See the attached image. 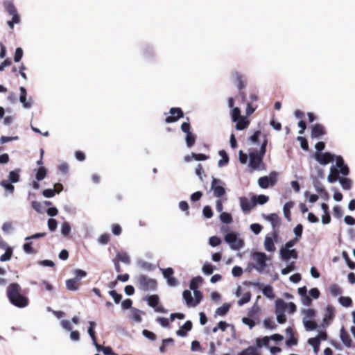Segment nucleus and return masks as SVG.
<instances>
[{
  "mask_svg": "<svg viewBox=\"0 0 355 355\" xmlns=\"http://www.w3.org/2000/svg\"><path fill=\"white\" fill-rule=\"evenodd\" d=\"M202 280L201 277L198 276L193 278L190 282L189 288L193 291L194 299H193L190 291H184L182 297L188 307H196L202 301L203 295L198 288L199 285L202 282Z\"/></svg>",
  "mask_w": 355,
  "mask_h": 355,
  "instance_id": "f257e3e1",
  "label": "nucleus"
},
{
  "mask_svg": "<svg viewBox=\"0 0 355 355\" xmlns=\"http://www.w3.org/2000/svg\"><path fill=\"white\" fill-rule=\"evenodd\" d=\"M21 288L17 283H12L7 287L6 294L9 302L18 308H25L29 304V299L21 293Z\"/></svg>",
  "mask_w": 355,
  "mask_h": 355,
  "instance_id": "f03ea898",
  "label": "nucleus"
},
{
  "mask_svg": "<svg viewBox=\"0 0 355 355\" xmlns=\"http://www.w3.org/2000/svg\"><path fill=\"white\" fill-rule=\"evenodd\" d=\"M263 141L261 144L260 150H254L249 154V166L254 170H263L265 168V164L263 162V157L266 152V146L268 139L265 135H263Z\"/></svg>",
  "mask_w": 355,
  "mask_h": 355,
  "instance_id": "7ed1b4c3",
  "label": "nucleus"
},
{
  "mask_svg": "<svg viewBox=\"0 0 355 355\" xmlns=\"http://www.w3.org/2000/svg\"><path fill=\"white\" fill-rule=\"evenodd\" d=\"M349 172V168L347 165L344 163L343 157L341 156H336V165L331 166L327 180L330 183H334L338 180L339 174L347 176Z\"/></svg>",
  "mask_w": 355,
  "mask_h": 355,
  "instance_id": "20e7f679",
  "label": "nucleus"
},
{
  "mask_svg": "<svg viewBox=\"0 0 355 355\" xmlns=\"http://www.w3.org/2000/svg\"><path fill=\"white\" fill-rule=\"evenodd\" d=\"M4 10L12 17V20L8 21V26L12 29L14 24H18L21 21L20 16L13 3L10 1H5L3 3Z\"/></svg>",
  "mask_w": 355,
  "mask_h": 355,
  "instance_id": "39448f33",
  "label": "nucleus"
},
{
  "mask_svg": "<svg viewBox=\"0 0 355 355\" xmlns=\"http://www.w3.org/2000/svg\"><path fill=\"white\" fill-rule=\"evenodd\" d=\"M137 286L144 291H155L157 287L155 279L144 275H139L136 277Z\"/></svg>",
  "mask_w": 355,
  "mask_h": 355,
  "instance_id": "423d86ee",
  "label": "nucleus"
},
{
  "mask_svg": "<svg viewBox=\"0 0 355 355\" xmlns=\"http://www.w3.org/2000/svg\"><path fill=\"white\" fill-rule=\"evenodd\" d=\"M225 242L233 250H240L244 246V241L236 232H230L225 236Z\"/></svg>",
  "mask_w": 355,
  "mask_h": 355,
  "instance_id": "0eeeda50",
  "label": "nucleus"
},
{
  "mask_svg": "<svg viewBox=\"0 0 355 355\" xmlns=\"http://www.w3.org/2000/svg\"><path fill=\"white\" fill-rule=\"evenodd\" d=\"M254 262L253 268L259 272H263L266 267V254L263 252H255L252 254Z\"/></svg>",
  "mask_w": 355,
  "mask_h": 355,
  "instance_id": "6e6552de",
  "label": "nucleus"
},
{
  "mask_svg": "<svg viewBox=\"0 0 355 355\" xmlns=\"http://www.w3.org/2000/svg\"><path fill=\"white\" fill-rule=\"evenodd\" d=\"M286 302L282 299H278L275 302V315L277 320L279 324H284L286 322V317L284 314V306Z\"/></svg>",
  "mask_w": 355,
  "mask_h": 355,
  "instance_id": "1a4fd4ad",
  "label": "nucleus"
},
{
  "mask_svg": "<svg viewBox=\"0 0 355 355\" xmlns=\"http://www.w3.org/2000/svg\"><path fill=\"white\" fill-rule=\"evenodd\" d=\"M277 173L271 172L268 176L261 177L258 180V184L262 189H267L270 186H273L277 180Z\"/></svg>",
  "mask_w": 355,
  "mask_h": 355,
  "instance_id": "9d476101",
  "label": "nucleus"
},
{
  "mask_svg": "<svg viewBox=\"0 0 355 355\" xmlns=\"http://www.w3.org/2000/svg\"><path fill=\"white\" fill-rule=\"evenodd\" d=\"M211 190L213 191L214 195L216 198H220L225 193V189L223 183L220 180L212 177Z\"/></svg>",
  "mask_w": 355,
  "mask_h": 355,
  "instance_id": "9b49d317",
  "label": "nucleus"
},
{
  "mask_svg": "<svg viewBox=\"0 0 355 355\" xmlns=\"http://www.w3.org/2000/svg\"><path fill=\"white\" fill-rule=\"evenodd\" d=\"M336 156L330 153H316L315 154V159L318 163L322 165H326L330 162H332Z\"/></svg>",
  "mask_w": 355,
  "mask_h": 355,
  "instance_id": "f8f14e48",
  "label": "nucleus"
},
{
  "mask_svg": "<svg viewBox=\"0 0 355 355\" xmlns=\"http://www.w3.org/2000/svg\"><path fill=\"white\" fill-rule=\"evenodd\" d=\"M20 95H19V101L22 104L23 107L26 109H29L33 105V99L30 97L27 99V92L25 87H19Z\"/></svg>",
  "mask_w": 355,
  "mask_h": 355,
  "instance_id": "ddd939ff",
  "label": "nucleus"
},
{
  "mask_svg": "<svg viewBox=\"0 0 355 355\" xmlns=\"http://www.w3.org/2000/svg\"><path fill=\"white\" fill-rule=\"evenodd\" d=\"M169 112L171 115L167 116L165 119V121L168 123L175 122L179 119L183 117V112L180 108L172 107Z\"/></svg>",
  "mask_w": 355,
  "mask_h": 355,
  "instance_id": "4468645a",
  "label": "nucleus"
},
{
  "mask_svg": "<svg viewBox=\"0 0 355 355\" xmlns=\"http://www.w3.org/2000/svg\"><path fill=\"white\" fill-rule=\"evenodd\" d=\"M280 256L282 259L284 261H287L291 258L293 259H297V253L295 249L291 250L290 248H282L280 249Z\"/></svg>",
  "mask_w": 355,
  "mask_h": 355,
  "instance_id": "2eb2a0df",
  "label": "nucleus"
},
{
  "mask_svg": "<svg viewBox=\"0 0 355 355\" xmlns=\"http://www.w3.org/2000/svg\"><path fill=\"white\" fill-rule=\"evenodd\" d=\"M334 317V308L332 306H327L322 320V327L328 326Z\"/></svg>",
  "mask_w": 355,
  "mask_h": 355,
  "instance_id": "dca6fc26",
  "label": "nucleus"
},
{
  "mask_svg": "<svg viewBox=\"0 0 355 355\" xmlns=\"http://www.w3.org/2000/svg\"><path fill=\"white\" fill-rule=\"evenodd\" d=\"M240 205L243 212H250L251 209L255 206L254 200L250 201L245 197L239 198Z\"/></svg>",
  "mask_w": 355,
  "mask_h": 355,
  "instance_id": "f3484780",
  "label": "nucleus"
},
{
  "mask_svg": "<svg viewBox=\"0 0 355 355\" xmlns=\"http://www.w3.org/2000/svg\"><path fill=\"white\" fill-rule=\"evenodd\" d=\"M324 127L321 124H315L311 128V136L313 139H319L325 134Z\"/></svg>",
  "mask_w": 355,
  "mask_h": 355,
  "instance_id": "a211bd4d",
  "label": "nucleus"
},
{
  "mask_svg": "<svg viewBox=\"0 0 355 355\" xmlns=\"http://www.w3.org/2000/svg\"><path fill=\"white\" fill-rule=\"evenodd\" d=\"M340 338L343 343L345 345V347L348 348L354 347L352 345V340L349 334L345 330L343 327H342L340 330Z\"/></svg>",
  "mask_w": 355,
  "mask_h": 355,
  "instance_id": "6ab92c4d",
  "label": "nucleus"
},
{
  "mask_svg": "<svg viewBox=\"0 0 355 355\" xmlns=\"http://www.w3.org/2000/svg\"><path fill=\"white\" fill-rule=\"evenodd\" d=\"M265 218L270 223L272 230H277L279 227L281 221L277 214H270L266 216Z\"/></svg>",
  "mask_w": 355,
  "mask_h": 355,
  "instance_id": "aec40b11",
  "label": "nucleus"
},
{
  "mask_svg": "<svg viewBox=\"0 0 355 355\" xmlns=\"http://www.w3.org/2000/svg\"><path fill=\"white\" fill-rule=\"evenodd\" d=\"M192 329V322L187 320L178 330L176 331V334L178 336L184 337L187 336L188 331Z\"/></svg>",
  "mask_w": 355,
  "mask_h": 355,
  "instance_id": "412c9836",
  "label": "nucleus"
},
{
  "mask_svg": "<svg viewBox=\"0 0 355 355\" xmlns=\"http://www.w3.org/2000/svg\"><path fill=\"white\" fill-rule=\"evenodd\" d=\"M233 122L236 123L235 128L237 130H243L247 128L250 124V121L245 116H242L239 118L238 121Z\"/></svg>",
  "mask_w": 355,
  "mask_h": 355,
  "instance_id": "4be33fe9",
  "label": "nucleus"
},
{
  "mask_svg": "<svg viewBox=\"0 0 355 355\" xmlns=\"http://www.w3.org/2000/svg\"><path fill=\"white\" fill-rule=\"evenodd\" d=\"M114 260H116V261L119 262H123L125 264H129L130 263V257L129 255L128 254V253L126 252H123V251H121V252H118L116 253V258L114 259Z\"/></svg>",
  "mask_w": 355,
  "mask_h": 355,
  "instance_id": "5701e85b",
  "label": "nucleus"
},
{
  "mask_svg": "<svg viewBox=\"0 0 355 355\" xmlns=\"http://www.w3.org/2000/svg\"><path fill=\"white\" fill-rule=\"evenodd\" d=\"M302 313L303 315L302 322L314 320L315 317V311L312 309H302Z\"/></svg>",
  "mask_w": 355,
  "mask_h": 355,
  "instance_id": "b1692460",
  "label": "nucleus"
},
{
  "mask_svg": "<svg viewBox=\"0 0 355 355\" xmlns=\"http://www.w3.org/2000/svg\"><path fill=\"white\" fill-rule=\"evenodd\" d=\"M174 340L173 338H164L162 340V345L159 347V352L162 354H164L166 352V348L170 346L174 345Z\"/></svg>",
  "mask_w": 355,
  "mask_h": 355,
  "instance_id": "393cba45",
  "label": "nucleus"
},
{
  "mask_svg": "<svg viewBox=\"0 0 355 355\" xmlns=\"http://www.w3.org/2000/svg\"><path fill=\"white\" fill-rule=\"evenodd\" d=\"M79 282L76 279L72 278L66 281V287L67 290L76 291L78 289Z\"/></svg>",
  "mask_w": 355,
  "mask_h": 355,
  "instance_id": "a878e982",
  "label": "nucleus"
},
{
  "mask_svg": "<svg viewBox=\"0 0 355 355\" xmlns=\"http://www.w3.org/2000/svg\"><path fill=\"white\" fill-rule=\"evenodd\" d=\"M294 202L292 201L287 202L284 204L283 207L284 215L288 221L291 220V209L293 208Z\"/></svg>",
  "mask_w": 355,
  "mask_h": 355,
  "instance_id": "bb28decb",
  "label": "nucleus"
},
{
  "mask_svg": "<svg viewBox=\"0 0 355 355\" xmlns=\"http://www.w3.org/2000/svg\"><path fill=\"white\" fill-rule=\"evenodd\" d=\"M144 300L148 302V304L153 309H155L159 302V297L157 295H149Z\"/></svg>",
  "mask_w": 355,
  "mask_h": 355,
  "instance_id": "cd10ccee",
  "label": "nucleus"
},
{
  "mask_svg": "<svg viewBox=\"0 0 355 355\" xmlns=\"http://www.w3.org/2000/svg\"><path fill=\"white\" fill-rule=\"evenodd\" d=\"M218 154L221 157V159L218 161V166L219 167H223L228 164L229 157L224 150H220Z\"/></svg>",
  "mask_w": 355,
  "mask_h": 355,
  "instance_id": "c85d7f7f",
  "label": "nucleus"
},
{
  "mask_svg": "<svg viewBox=\"0 0 355 355\" xmlns=\"http://www.w3.org/2000/svg\"><path fill=\"white\" fill-rule=\"evenodd\" d=\"M230 308V305L227 303H224L221 306L216 309L215 311V316L219 315V316H224L225 315L227 312L229 311Z\"/></svg>",
  "mask_w": 355,
  "mask_h": 355,
  "instance_id": "c756f323",
  "label": "nucleus"
},
{
  "mask_svg": "<svg viewBox=\"0 0 355 355\" xmlns=\"http://www.w3.org/2000/svg\"><path fill=\"white\" fill-rule=\"evenodd\" d=\"M344 190H349L352 187V181L347 178H339L338 180Z\"/></svg>",
  "mask_w": 355,
  "mask_h": 355,
  "instance_id": "7c9ffc66",
  "label": "nucleus"
},
{
  "mask_svg": "<svg viewBox=\"0 0 355 355\" xmlns=\"http://www.w3.org/2000/svg\"><path fill=\"white\" fill-rule=\"evenodd\" d=\"M269 200L268 196L265 195H259V196H253L252 197V200H254V205L257 204L263 205L266 203Z\"/></svg>",
  "mask_w": 355,
  "mask_h": 355,
  "instance_id": "2f4dec72",
  "label": "nucleus"
},
{
  "mask_svg": "<svg viewBox=\"0 0 355 355\" xmlns=\"http://www.w3.org/2000/svg\"><path fill=\"white\" fill-rule=\"evenodd\" d=\"M264 248L268 252H274L276 248L271 237L266 236L265 238Z\"/></svg>",
  "mask_w": 355,
  "mask_h": 355,
  "instance_id": "473e14b6",
  "label": "nucleus"
},
{
  "mask_svg": "<svg viewBox=\"0 0 355 355\" xmlns=\"http://www.w3.org/2000/svg\"><path fill=\"white\" fill-rule=\"evenodd\" d=\"M237 355H261V354L257 351V348L250 346L240 352Z\"/></svg>",
  "mask_w": 355,
  "mask_h": 355,
  "instance_id": "72a5a7b5",
  "label": "nucleus"
},
{
  "mask_svg": "<svg viewBox=\"0 0 355 355\" xmlns=\"http://www.w3.org/2000/svg\"><path fill=\"white\" fill-rule=\"evenodd\" d=\"M306 331H310L317 329L318 324L314 320H304L302 322Z\"/></svg>",
  "mask_w": 355,
  "mask_h": 355,
  "instance_id": "f704fd0d",
  "label": "nucleus"
},
{
  "mask_svg": "<svg viewBox=\"0 0 355 355\" xmlns=\"http://www.w3.org/2000/svg\"><path fill=\"white\" fill-rule=\"evenodd\" d=\"M262 293L263 295H265L266 297L273 300L275 297L272 287L271 286H266L262 289Z\"/></svg>",
  "mask_w": 355,
  "mask_h": 355,
  "instance_id": "c9c22d12",
  "label": "nucleus"
},
{
  "mask_svg": "<svg viewBox=\"0 0 355 355\" xmlns=\"http://www.w3.org/2000/svg\"><path fill=\"white\" fill-rule=\"evenodd\" d=\"M46 175V169L44 166H41L37 170L35 179L37 181H41L45 178Z\"/></svg>",
  "mask_w": 355,
  "mask_h": 355,
  "instance_id": "e433bc0d",
  "label": "nucleus"
},
{
  "mask_svg": "<svg viewBox=\"0 0 355 355\" xmlns=\"http://www.w3.org/2000/svg\"><path fill=\"white\" fill-rule=\"evenodd\" d=\"M6 252L3 254L0 257L1 261H6L11 259L12 250L7 245V248H4Z\"/></svg>",
  "mask_w": 355,
  "mask_h": 355,
  "instance_id": "4c0bfd02",
  "label": "nucleus"
},
{
  "mask_svg": "<svg viewBox=\"0 0 355 355\" xmlns=\"http://www.w3.org/2000/svg\"><path fill=\"white\" fill-rule=\"evenodd\" d=\"M196 137L191 132H189L186 135V144L188 148H191L195 144Z\"/></svg>",
  "mask_w": 355,
  "mask_h": 355,
  "instance_id": "58836bf2",
  "label": "nucleus"
},
{
  "mask_svg": "<svg viewBox=\"0 0 355 355\" xmlns=\"http://www.w3.org/2000/svg\"><path fill=\"white\" fill-rule=\"evenodd\" d=\"M19 170L12 171L9 173L8 179L11 183H16L19 180Z\"/></svg>",
  "mask_w": 355,
  "mask_h": 355,
  "instance_id": "ea45409f",
  "label": "nucleus"
},
{
  "mask_svg": "<svg viewBox=\"0 0 355 355\" xmlns=\"http://www.w3.org/2000/svg\"><path fill=\"white\" fill-rule=\"evenodd\" d=\"M220 220L222 223L230 224L232 222V215L227 212H222L220 215Z\"/></svg>",
  "mask_w": 355,
  "mask_h": 355,
  "instance_id": "a19ab883",
  "label": "nucleus"
},
{
  "mask_svg": "<svg viewBox=\"0 0 355 355\" xmlns=\"http://www.w3.org/2000/svg\"><path fill=\"white\" fill-rule=\"evenodd\" d=\"M263 327L266 329L274 330L277 328V324L275 321L270 318H266L263 320Z\"/></svg>",
  "mask_w": 355,
  "mask_h": 355,
  "instance_id": "79ce46f5",
  "label": "nucleus"
},
{
  "mask_svg": "<svg viewBox=\"0 0 355 355\" xmlns=\"http://www.w3.org/2000/svg\"><path fill=\"white\" fill-rule=\"evenodd\" d=\"M243 116L241 114L240 109L237 107L232 108L231 118L232 121H236L238 119Z\"/></svg>",
  "mask_w": 355,
  "mask_h": 355,
  "instance_id": "37998d69",
  "label": "nucleus"
},
{
  "mask_svg": "<svg viewBox=\"0 0 355 355\" xmlns=\"http://www.w3.org/2000/svg\"><path fill=\"white\" fill-rule=\"evenodd\" d=\"M338 301L345 307H350L352 305V300L349 297L341 296L339 297Z\"/></svg>",
  "mask_w": 355,
  "mask_h": 355,
  "instance_id": "c03bdc74",
  "label": "nucleus"
},
{
  "mask_svg": "<svg viewBox=\"0 0 355 355\" xmlns=\"http://www.w3.org/2000/svg\"><path fill=\"white\" fill-rule=\"evenodd\" d=\"M71 226L68 222H64L61 225V234L64 236H67L71 232Z\"/></svg>",
  "mask_w": 355,
  "mask_h": 355,
  "instance_id": "a18cd8bd",
  "label": "nucleus"
},
{
  "mask_svg": "<svg viewBox=\"0 0 355 355\" xmlns=\"http://www.w3.org/2000/svg\"><path fill=\"white\" fill-rule=\"evenodd\" d=\"M270 338L268 336H265L262 338H257L256 340L257 346L258 348L261 347L262 346L268 347L269 345Z\"/></svg>",
  "mask_w": 355,
  "mask_h": 355,
  "instance_id": "49530a36",
  "label": "nucleus"
},
{
  "mask_svg": "<svg viewBox=\"0 0 355 355\" xmlns=\"http://www.w3.org/2000/svg\"><path fill=\"white\" fill-rule=\"evenodd\" d=\"M329 292L332 295L338 296L342 293V289L337 284H332L329 287Z\"/></svg>",
  "mask_w": 355,
  "mask_h": 355,
  "instance_id": "de8ad7c7",
  "label": "nucleus"
},
{
  "mask_svg": "<svg viewBox=\"0 0 355 355\" xmlns=\"http://www.w3.org/2000/svg\"><path fill=\"white\" fill-rule=\"evenodd\" d=\"M251 299V293L250 292L245 293L242 297L238 301V304L239 306H243V304L250 302Z\"/></svg>",
  "mask_w": 355,
  "mask_h": 355,
  "instance_id": "09e8293b",
  "label": "nucleus"
},
{
  "mask_svg": "<svg viewBox=\"0 0 355 355\" xmlns=\"http://www.w3.org/2000/svg\"><path fill=\"white\" fill-rule=\"evenodd\" d=\"M131 318L132 320L137 322H140L141 321V311L137 309H133L131 311Z\"/></svg>",
  "mask_w": 355,
  "mask_h": 355,
  "instance_id": "8fccbe9b",
  "label": "nucleus"
},
{
  "mask_svg": "<svg viewBox=\"0 0 355 355\" xmlns=\"http://www.w3.org/2000/svg\"><path fill=\"white\" fill-rule=\"evenodd\" d=\"M24 251L28 254H35L36 251L32 248V243L28 242L23 245Z\"/></svg>",
  "mask_w": 355,
  "mask_h": 355,
  "instance_id": "3c124183",
  "label": "nucleus"
},
{
  "mask_svg": "<svg viewBox=\"0 0 355 355\" xmlns=\"http://www.w3.org/2000/svg\"><path fill=\"white\" fill-rule=\"evenodd\" d=\"M214 268V266L211 263H205L202 266V272L209 275L213 273Z\"/></svg>",
  "mask_w": 355,
  "mask_h": 355,
  "instance_id": "603ef678",
  "label": "nucleus"
},
{
  "mask_svg": "<svg viewBox=\"0 0 355 355\" xmlns=\"http://www.w3.org/2000/svg\"><path fill=\"white\" fill-rule=\"evenodd\" d=\"M73 274L75 275L74 279H76L78 282L87 275V272L81 269H76Z\"/></svg>",
  "mask_w": 355,
  "mask_h": 355,
  "instance_id": "864d4df0",
  "label": "nucleus"
},
{
  "mask_svg": "<svg viewBox=\"0 0 355 355\" xmlns=\"http://www.w3.org/2000/svg\"><path fill=\"white\" fill-rule=\"evenodd\" d=\"M89 327L88 328V331H88V334L89 335V336L92 338V340H94L96 336H95V332H94V329L95 328L96 324L94 321H90L89 322Z\"/></svg>",
  "mask_w": 355,
  "mask_h": 355,
  "instance_id": "5fc2aeb1",
  "label": "nucleus"
},
{
  "mask_svg": "<svg viewBox=\"0 0 355 355\" xmlns=\"http://www.w3.org/2000/svg\"><path fill=\"white\" fill-rule=\"evenodd\" d=\"M285 311H287L288 313L293 314L296 311V306L293 302H286V306H284Z\"/></svg>",
  "mask_w": 355,
  "mask_h": 355,
  "instance_id": "6e6d98bb",
  "label": "nucleus"
},
{
  "mask_svg": "<svg viewBox=\"0 0 355 355\" xmlns=\"http://www.w3.org/2000/svg\"><path fill=\"white\" fill-rule=\"evenodd\" d=\"M142 335L146 337V338L152 340V341H154L156 340L157 338V336L156 335L152 332V331H150L148 330H146V329H144L142 331Z\"/></svg>",
  "mask_w": 355,
  "mask_h": 355,
  "instance_id": "4d7b16f0",
  "label": "nucleus"
},
{
  "mask_svg": "<svg viewBox=\"0 0 355 355\" xmlns=\"http://www.w3.org/2000/svg\"><path fill=\"white\" fill-rule=\"evenodd\" d=\"M303 231V226L301 224H298L293 230L294 234L295 235V239L300 241L302 234Z\"/></svg>",
  "mask_w": 355,
  "mask_h": 355,
  "instance_id": "13d9d810",
  "label": "nucleus"
},
{
  "mask_svg": "<svg viewBox=\"0 0 355 355\" xmlns=\"http://www.w3.org/2000/svg\"><path fill=\"white\" fill-rule=\"evenodd\" d=\"M0 184L4 187L6 190L10 191L11 193L14 191V186L9 180H3L1 182Z\"/></svg>",
  "mask_w": 355,
  "mask_h": 355,
  "instance_id": "bf43d9fd",
  "label": "nucleus"
},
{
  "mask_svg": "<svg viewBox=\"0 0 355 355\" xmlns=\"http://www.w3.org/2000/svg\"><path fill=\"white\" fill-rule=\"evenodd\" d=\"M160 270L162 272V275H163L164 277L166 279H168V278H170L171 276H173V275L174 273V271L172 268H167L165 269L161 268Z\"/></svg>",
  "mask_w": 355,
  "mask_h": 355,
  "instance_id": "052dcab7",
  "label": "nucleus"
},
{
  "mask_svg": "<svg viewBox=\"0 0 355 355\" xmlns=\"http://www.w3.org/2000/svg\"><path fill=\"white\" fill-rule=\"evenodd\" d=\"M47 225H48L49 230L51 232H54L57 228L58 223L55 219L50 218L48 220Z\"/></svg>",
  "mask_w": 355,
  "mask_h": 355,
  "instance_id": "680f3d73",
  "label": "nucleus"
},
{
  "mask_svg": "<svg viewBox=\"0 0 355 355\" xmlns=\"http://www.w3.org/2000/svg\"><path fill=\"white\" fill-rule=\"evenodd\" d=\"M23 56V50L21 48L18 47L15 50V53L14 55V61L15 62H18L21 60V58Z\"/></svg>",
  "mask_w": 355,
  "mask_h": 355,
  "instance_id": "e2e57ef3",
  "label": "nucleus"
},
{
  "mask_svg": "<svg viewBox=\"0 0 355 355\" xmlns=\"http://www.w3.org/2000/svg\"><path fill=\"white\" fill-rule=\"evenodd\" d=\"M109 294L110 296L112 297V298L116 304H119L120 302L121 297H122L121 294H118L116 293V291L114 290L110 291L109 292Z\"/></svg>",
  "mask_w": 355,
  "mask_h": 355,
  "instance_id": "0e129e2a",
  "label": "nucleus"
},
{
  "mask_svg": "<svg viewBox=\"0 0 355 355\" xmlns=\"http://www.w3.org/2000/svg\"><path fill=\"white\" fill-rule=\"evenodd\" d=\"M156 322L163 327H168L169 326V320L166 318L158 317L156 318Z\"/></svg>",
  "mask_w": 355,
  "mask_h": 355,
  "instance_id": "69168bd1",
  "label": "nucleus"
},
{
  "mask_svg": "<svg viewBox=\"0 0 355 355\" xmlns=\"http://www.w3.org/2000/svg\"><path fill=\"white\" fill-rule=\"evenodd\" d=\"M250 228L251 231L253 232L255 234H259L262 230L261 225L258 223L251 224Z\"/></svg>",
  "mask_w": 355,
  "mask_h": 355,
  "instance_id": "338daca9",
  "label": "nucleus"
},
{
  "mask_svg": "<svg viewBox=\"0 0 355 355\" xmlns=\"http://www.w3.org/2000/svg\"><path fill=\"white\" fill-rule=\"evenodd\" d=\"M209 245L211 246L216 247V246H217V245L220 244L221 241H220V239L218 237H217L216 236H211V237L209 238Z\"/></svg>",
  "mask_w": 355,
  "mask_h": 355,
  "instance_id": "774afa93",
  "label": "nucleus"
}]
</instances>
